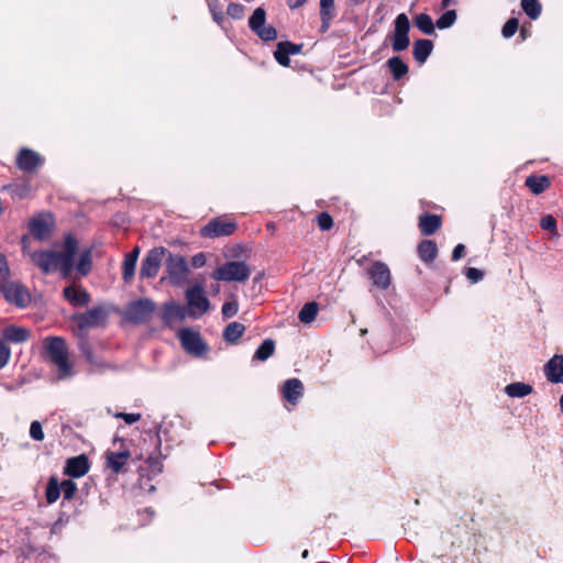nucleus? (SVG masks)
<instances>
[{"mask_svg": "<svg viewBox=\"0 0 563 563\" xmlns=\"http://www.w3.org/2000/svg\"><path fill=\"white\" fill-rule=\"evenodd\" d=\"M29 236L24 235L21 240L22 251L29 254L31 262L37 266L44 274L59 271L64 277H68L74 268L75 255L78 252V242L67 235L62 244L60 251H29Z\"/></svg>", "mask_w": 563, "mask_h": 563, "instance_id": "f257e3e1", "label": "nucleus"}, {"mask_svg": "<svg viewBox=\"0 0 563 563\" xmlns=\"http://www.w3.org/2000/svg\"><path fill=\"white\" fill-rule=\"evenodd\" d=\"M45 342L49 358L58 368V378L64 379L73 376V365L68 360L64 339L59 336L47 338Z\"/></svg>", "mask_w": 563, "mask_h": 563, "instance_id": "f03ea898", "label": "nucleus"}, {"mask_svg": "<svg viewBox=\"0 0 563 563\" xmlns=\"http://www.w3.org/2000/svg\"><path fill=\"white\" fill-rule=\"evenodd\" d=\"M251 275L250 267L240 261L227 262L219 266L212 274L216 280L243 283Z\"/></svg>", "mask_w": 563, "mask_h": 563, "instance_id": "7ed1b4c3", "label": "nucleus"}, {"mask_svg": "<svg viewBox=\"0 0 563 563\" xmlns=\"http://www.w3.org/2000/svg\"><path fill=\"white\" fill-rule=\"evenodd\" d=\"M109 316V311L103 306L92 307L88 311L73 317L77 327V334L82 335V332L90 328L102 325Z\"/></svg>", "mask_w": 563, "mask_h": 563, "instance_id": "20e7f679", "label": "nucleus"}, {"mask_svg": "<svg viewBox=\"0 0 563 563\" xmlns=\"http://www.w3.org/2000/svg\"><path fill=\"white\" fill-rule=\"evenodd\" d=\"M185 296L189 309V314L192 318L201 317L209 310L210 301L205 295L202 285H195L188 288Z\"/></svg>", "mask_w": 563, "mask_h": 563, "instance_id": "39448f33", "label": "nucleus"}, {"mask_svg": "<svg viewBox=\"0 0 563 563\" xmlns=\"http://www.w3.org/2000/svg\"><path fill=\"white\" fill-rule=\"evenodd\" d=\"M249 26L262 41H274L277 31L273 25L266 24V12L263 8H256L249 19Z\"/></svg>", "mask_w": 563, "mask_h": 563, "instance_id": "423d86ee", "label": "nucleus"}, {"mask_svg": "<svg viewBox=\"0 0 563 563\" xmlns=\"http://www.w3.org/2000/svg\"><path fill=\"white\" fill-rule=\"evenodd\" d=\"M394 33L391 36V46L395 52H401L408 48L410 40L408 36L410 30V21L405 13L396 16L394 22Z\"/></svg>", "mask_w": 563, "mask_h": 563, "instance_id": "0eeeda50", "label": "nucleus"}, {"mask_svg": "<svg viewBox=\"0 0 563 563\" xmlns=\"http://www.w3.org/2000/svg\"><path fill=\"white\" fill-rule=\"evenodd\" d=\"M166 271L172 284L181 285L188 276L189 266L184 256L169 254Z\"/></svg>", "mask_w": 563, "mask_h": 563, "instance_id": "6e6552de", "label": "nucleus"}, {"mask_svg": "<svg viewBox=\"0 0 563 563\" xmlns=\"http://www.w3.org/2000/svg\"><path fill=\"white\" fill-rule=\"evenodd\" d=\"M155 309V303L151 299H140L128 305L125 309L126 318L135 323L147 321Z\"/></svg>", "mask_w": 563, "mask_h": 563, "instance_id": "1a4fd4ad", "label": "nucleus"}, {"mask_svg": "<svg viewBox=\"0 0 563 563\" xmlns=\"http://www.w3.org/2000/svg\"><path fill=\"white\" fill-rule=\"evenodd\" d=\"M178 336L184 350L189 354L201 356L208 350L200 334L190 329L180 330Z\"/></svg>", "mask_w": 563, "mask_h": 563, "instance_id": "9d476101", "label": "nucleus"}, {"mask_svg": "<svg viewBox=\"0 0 563 563\" xmlns=\"http://www.w3.org/2000/svg\"><path fill=\"white\" fill-rule=\"evenodd\" d=\"M165 253L166 249L164 247L152 249L142 262L140 276L142 278L155 277L159 271Z\"/></svg>", "mask_w": 563, "mask_h": 563, "instance_id": "9b49d317", "label": "nucleus"}, {"mask_svg": "<svg viewBox=\"0 0 563 563\" xmlns=\"http://www.w3.org/2000/svg\"><path fill=\"white\" fill-rule=\"evenodd\" d=\"M235 229L236 224L233 221L214 219L206 224L200 233L205 238H219L233 234Z\"/></svg>", "mask_w": 563, "mask_h": 563, "instance_id": "f8f14e48", "label": "nucleus"}, {"mask_svg": "<svg viewBox=\"0 0 563 563\" xmlns=\"http://www.w3.org/2000/svg\"><path fill=\"white\" fill-rule=\"evenodd\" d=\"M1 290L5 299L10 302L15 303L16 306L24 307L30 301V294L19 283L5 282L1 286Z\"/></svg>", "mask_w": 563, "mask_h": 563, "instance_id": "ddd939ff", "label": "nucleus"}, {"mask_svg": "<svg viewBox=\"0 0 563 563\" xmlns=\"http://www.w3.org/2000/svg\"><path fill=\"white\" fill-rule=\"evenodd\" d=\"M53 229L51 214H41L30 222V232L34 239L44 241L49 238Z\"/></svg>", "mask_w": 563, "mask_h": 563, "instance_id": "4468645a", "label": "nucleus"}, {"mask_svg": "<svg viewBox=\"0 0 563 563\" xmlns=\"http://www.w3.org/2000/svg\"><path fill=\"white\" fill-rule=\"evenodd\" d=\"M368 274L375 286L386 289L390 285V271L385 263L375 262L368 269Z\"/></svg>", "mask_w": 563, "mask_h": 563, "instance_id": "2eb2a0df", "label": "nucleus"}, {"mask_svg": "<svg viewBox=\"0 0 563 563\" xmlns=\"http://www.w3.org/2000/svg\"><path fill=\"white\" fill-rule=\"evenodd\" d=\"M42 163L43 159L41 156L29 148H22L16 157L18 167L24 172H32L42 165Z\"/></svg>", "mask_w": 563, "mask_h": 563, "instance_id": "dca6fc26", "label": "nucleus"}, {"mask_svg": "<svg viewBox=\"0 0 563 563\" xmlns=\"http://www.w3.org/2000/svg\"><path fill=\"white\" fill-rule=\"evenodd\" d=\"M544 374L549 382L563 384V355L556 354L550 358L544 366Z\"/></svg>", "mask_w": 563, "mask_h": 563, "instance_id": "f3484780", "label": "nucleus"}, {"mask_svg": "<svg viewBox=\"0 0 563 563\" xmlns=\"http://www.w3.org/2000/svg\"><path fill=\"white\" fill-rule=\"evenodd\" d=\"M89 471V462L86 455H78L68 459L65 466V474L71 477H81Z\"/></svg>", "mask_w": 563, "mask_h": 563, "instance_id": "a211bd4d", "label": "nucleus"}, {"mask_svg": "<svg viewBox=\"0 0 563 563\" xmlns=\"http://www.w3.org/2000/svg\"><path fill=\"white\" fill-rule=\"evenodd\" d=\"M284 398L291 405H296L303 393V385L298 378L287 379L282 388Z\"/></svg>", "mask_w": 563, "mask_h": 563, "instance_id": "6ab92c4d", "label": "nucleus"}, {"mask_svg": "<svg viewBox=\"0 0 563 563\" xmlns=\"http://www.w3.org/2000/svg\"><path fill=\"white\" fill-rule=\"evenodd\" d=\"M106 457L108 467L119 473L130 459V451L128 449H120L118 452L108 451Z\"/></svg>", "mask_w": 563, "mask_h": 563, "instance_id": "aec40b11", "label": "nucleus"}, {"mask_svg": "<svg viewBox=\"0 0 563 563\" xmlns=\"http://www.w3.org/2000/svg\"><path fill=\"white\" fill-rule=\"evenodd\" d=\"M64 297L74 306L82 307L89 302V294L76 286H68L64 289Z\"/></svg>", "mask_w": 563, "mask_h": 563, "instance_id": "412c9836", "label": "nucleus"}, {"mask_svg": "<svg viewBox=\"0 0 563 563\" xmlns=\"http://www.w3.org/2000/svg\"><path fill=\"white\" fill-rule=\"evenodd\" d=\"M140 255V247L135 246L130 253L125 254L122 264V277L125 282L133 278L135 274L136 262Z\"/></svg>", "mask_w": 563, "mask_h": 563, "instance_id": "4be33fe9", "label": "nucleus"}, {"mask_svg": "<svg viewBox=\"0 0 563 563\" xmlns=\"http://www.w3.org/2000/svg\"><path fill=\"white\" fill-rule=\"evenodd\" d=\"M29 336L30 332L25 328L10 325L3 330L1 339L4 340L5 343H23L29 339Z\"/></svg>", "mask_w": 563, "mask_h": 563, "instance_id": "5701e85b", "label": "nucleus"}, {"mask_svg": "<svg viewBox=\"0 0 563 563\" xmlns=\"http://www.w3.org/2000/svg\"><path fill=\"white\" fill-rule=\"evenodd\" d=\"M441 225V218L437 214H424L420 217L419 228L424 235L433 234Z\"/></svg>", "mask_w": 563, "mask_h": 563, "instance_id": "b1692460", "label": "nucleus"}, {"mask_svg": "<svg viewBox=\"0 0 563 563\" xmlns=\"http://www.w3.org/2000/svg\"><path fill=\"white\" fill-rule=\"evenodd\" d=\"M433 44L430 40H418L413 44V56L417 62L424 63L431 54Z\"/></svg>", "mask_w": 563, "mask_h": 563, "instance_id": "393cba45", "label": "nucleus"}, {"mask_svg": "<svg viewBox=\"0 0 563 563\" xmlns=\"http://www.w3.org/2000/svg\"><path fill=\"white\" fill-rule=\"evenodd\" d=\"M418 253L421 261L426 263H431L435 260L438 255L437 244L431 240H424L419 244Z\"/></svg>", "mask_w": 563, "mask_h": 563, "instance_id": "a878e982", "label": "nucleus"}, {"mask_svg": "<svg viewBox=\"0 0 563 563\" xmlns=\"http://www.w3.org/2000/svg\"><path fill=\"white\" fill-rule=\"evenodd\" d=\"M550 179L548 176H529L526 179V186L536 195L543 192L550 187Z\"/></svg>", "mask_w": 563, "mask_h": 563, "instance_id": "bb28decb", "label": "nucleus"}, {"mask_svg": "<svg viewBox=\"0 0 563 563\" xmlns=\"http://www.w3.org/2000/svg\"><path fill=\"white\" fill-rule=\"evenodd\" d=\"M532 386L526 383H511L505 387V393L511 398H522L532 393Z\"/></svg>", "mask_w": 563, "mask_h": 563, "instance_id": "cd10ccee", "label": "nucleus"}, {"mask_svg": "<svg viewBox=\"0 0 563 563\" xmlns=\"http://www.w3.org/2000/svg\"><path fill=\"white\" fill-rule=\"evenodd\" d=\"M92 266V252L90 249H85L79 254V260L75 266L76 271L86 276L90 273Z\"/></svg>", "mask_w": 563, "mask_h": 563, "instance_id": "c85d7f7f", "label": "nucleus"}, {"mask_svg": "<svg viewBox=\"0 0 563 563\" xmlns=\"http://www.w3.org/2000/svg\"><path fill=\"white\" fill-rule=\"evenodd\" d=\"M387 65L393 74L394 79L399 80L402 76L408 73V66L404 63V60L394 56L387 60Z\"/></svg>", "mask_w": 563, "mask_h": 563, "instance_id": "c756f323", "label": "nucleus"}, {"mask_svg": "<svg viewBox=\"0 0 563 563\" xmlns=\"http://www.w3.org/2000/svg\"><path fill=\"white\" fill-rule=\"evenodd\" d=\"M245 331V327L239 322H231L227 325L223 332V338L227 342L234 343Z\"/></svg>", "mask_w": 563, "mask_h": 563, "instance_id": "7c9ffc66", "label": "nucleus"}, {"mask_svg": "<svg viewBox=\"0 0 563 563\" xmlns=\"http://www.w3.org/2000/svg\"><path fill=\"white\" fill-rule=\"evenodd\" d=\"M3 190H8L12 198L23 199L30 195L31 186L27 183L13 184L3 186Z\"/></svg>", "mask_w": 563, "mask_h": 563, "instance_id": "2f4dec72", "label": "nucleus"}, {"mask_svg": "<svg viewBox=\"0 0 563 563\" xmlns=\"http://www.w3.org/2000/svg\"><path fill=\"white\" fill-rule=\"evenodd\" d=\"M318 313V303L314 301L306 303L299 311L298 318L303 323H311Z\"/></svg>", "mask_w": 563, "mask_h": 563, "instance_id": "473e14b6", "label": "nucleus"}, {"mask_svg": "<svg viewBox=\"0 0 563 563\" xmlns=\"http://www.w3.org/2000/svg\"><path fill=\"white\" fill-rule=\"evenodd\" d=\"M275 351V342L271 339H266L256 350L254 360L266 361L273 355Z\"/></svg>", "mask_w": 563, "mask_h": 563, "instance_id": "72a5a7b5", "label": "nucleus"}, {"mask_svg": "<svg viewBox=\"0 0 563 563\" xmlns=\"http://www.w3.org/2000/svg\"><path fill=\"white\" fill-rule=\"evenodd\" d=\"M415 24L424 34H432L434 32L433 21L427 13L418 14L415 19Z\"/></svg>", "mask_w": 563, "mask_h": 563, "instance_id": "f704fd0d", "label": "nucleus"}, {"mask_svg": "<svg viewBox=\"0 0 563 563\" xmlns=\"http://www.w3.org/2000/svg\"><path fill=\"white\" fill-rule=\"evenodd\" d=\"M521 8L532 20L540 16L542 7L538 0H521Z\"/></svg>", "mask_w": 563, "mask_h": 563, "instance_id": "c9c22d12", "label": "nucleus"}, {"mask_svg": "<svg viewBox=\"0 0 563 563\" xmlns=\"http://www.w3.org/2000/svg\"><path fill=\"white\" fill-rule=\"evenodd\" d=\"M184 317H185L184 309L179 305H177L175 302L166 303L165 310H164V319L166 321H172L175 319H183Z\"/></svg>", "mask_w": 563, "mask_h": 563, "instance_id": "e433bc0d", "label": "nucleus"}, {"mask_svg": "<svg viewBox=\"0 0 563 563\" xmlns=\"http://www.w3.org/2000/svg\"><path fill=\"white\" fill-rule=\"evenodd\" d=\"M60 486L56 478L52 477L46 487V500L48 504L55 503L60 496Z\"/></svg>", "mask_w": 563, "mask_h": 563, "instance_id": "4c0bfd02", "label": "nucleus"}, {"mask_svg": "<svg viewBox=\"0 0 563 563\" xmlns=\"http://www.w3.org/2000/svg\"><path fill=\"white\" fill-rule=\"evenodd\" d=\"M456 21V11L449 10L444 12L435 22L437 27L444 30L451 27Z\"/></svg>", "mask_w": 563, "mask_h": 563, "instance_id": "58836bf2", "label": "nucleus"}, {"mask_svg": "<svg viewBox=\"0 0 563 563\" xmlns=\"http://www.w3.org/2000/svg\"><path fill=\"white\" fill-rule=\"evenodd\" d=\"M79 349L84 356L86 357L87 362H89L95 367L101 366V362L93 355L92 349L86 340H82L79 343Z\"/></svg>", "mask_w": 563, "mask_h": 563, "instance_id": "ea45409f", "label": "nucleus"}, {"mask_svg": "<svg viewBox=\"0 0 563 563\" xmlns=\"http://www.w3.org/2000/svg\"><path fill=\"white\" fill-rule=\"evenodd\" d=\"M209 11L212 15V19L216 23L222 24L224 21V15L221 9V3L219 0H208Z\"/></svg>", "mask_w": 563, "mask_h": 563, "instance_id": "a19ab883", "label": "nucleus"}, {"mask_svg": "<svg viewBox=\"0 0 563 563\" xmlns=\"http://www.w3.org/2000/svg\"><path fill=\"white\" fill-rule=\"evenodd\" d=\"M289 53L284 44V42H280L277 44V47H276V51L274 52V56L276 58V60L282 65V66H289L290 64V59H289Z\"/></svg>", "mask_w": 563, "mask_h": 563, "instance_id": "79ce46f5", "label": "nucleus"}, {"mask_svg": "<svg viewBox=\"0 0 563 563\" xmlns=\"http://www.w3.org/2000/svg\"><path fill=\"white\" fill-rule=\"evenodd\" d=\"M540 225L543 230L550 231L554 236L558 235L556 220L553 216H544L541 218Z\"/></svg>", "mask_w": 563, "mask_h": 563, "instance_id": "37998d69", "label": "nucleus"}, {"mask_svg": "<svg viewBox=\"0 0 563 563\" xmlns=\"http://www.w3.org/2000/svg\"><path fill=\"white\" fill-rule=\"evenodd\" d=\"M320 16L334 18V0H320Z\"/></svg>", "mask_w": 563, "mask_h": 563, "instance_id": "c03bdc74", "label": "nucleus"}, {"mask_svg": "<svg viewBox=\"0 0 563 563\" xmlns=\"http://www.w3.org/2000/svg\"><path fill=\"white\" fill-rule=\"evenodd\" d=\"M60 492L65 499H71L77 490V485L73 481H64L60 485Z\"/></svg>", "mask_w": 563, "mask_h": 563, "instance_id": "a18cd8bd", "label": "nucleus"}, {"mask_svg": "<svg viewBox=\"0 0 563 563\" xmlns=\"http://www.w3.org/2000/svg\"><path fill=\"white\" fill-rule=\"evenodd\" d=\"M518 20L516 18L509 19L503 26L501 33L506 38L511 37L518 30Z\"/></svg>", "mask_w": 563, "mask_h": 563, "instance_id": "49530a36", "label": "nucleus"}, {"mask_svg": "<svg viewBox=\"0 0 563 563\" xmlns=\"http://www.w3.org/2000/svg\"><path fill=\"white\" fill-rule=\"evenodd\" d=\"M30 437L35 441L44 440V432L40 421H33L30 426Z\"/></svg>", "mask_w": 563, "mask_h": 563, "instance_id": "de8ad7c7", "label": "nucleus"}, {"mask_svg": "<svg viewBox=\"0 0 563 563\" xmlns=\"http://www.w3.org/2000/svg\"><path fill=\"white\" fill-rule=\"evenodd\" d=\"M11 351L4 340L0 339V368H3L10 360Z\"/></svg>", "mask_w": 563, "mask_h": 563, "instance_id": "09e8293b", "label": "nucleus"}, {"mask_svg": "<svg viewBox=\"0 0 563 563\" xmlns=\"http://www.w3.org/2000/svg\"><path fill=\"white\" fill-rule=\"evenodd\" d=\"M227 12L232 19L239 20L243 16L244 7L241 3H230Z\"/></svg>", "mask_w": 563, "mask_h": 563, "instance_id": "8fccbe9b", "label": "nucleus"}, {"mask_svg": "<svg viewBox=\"0 0 563 563\" xmlns=\"http://www.w3.org/2000/svg\"><path fill=\"white\" fill-rule=\"evenodd\" d=\"M239 311V305L236 301H229L222 306V314L224 318H232Z\"/></svg>", "mask_w": 563, "mask_h": 563, "instance_id": "3c124183", "label": "nucleus"}, {"mask_svg": "<svg viewBox=\"0 0 563 563\" xmlns=\"http://www.w3.org/2000/svg\"><path fill=\"white\" fill-rule=\"evenodd\" d=\"M318 225L321 230H330L333 225V220L330 214L322 212L318 216Z\"/></svg>", "mask_w": 563, "mask_h": 563, "instance_id": "603ef678", "label": "nucleus"}, {"mask_svg": "<svg viewBox=\"0 0 563 563\" xmlns=\"http://www.w3.org/2000/svg\"><path fill=\"white\" fill-rule=\"evenodd\" d=\"M483 272H481L479 269L475 268V267H471L467 269L466 272V277L472 282V283H477L479 280L483 279Z\"/></svg>", "mask_w": 563, "mask_h": 563, "instance_id": "864d4df0", "label": "nucleus"}, {"mask_svg": "<svg viewBox=\"0 0 563 563\" xmlns=\"http://www.w3.org/2000/svg\"><path fill=\"white\" fill-rule=\"evenodd\" d=\"M115 417L123 419L128 424H132L141 419L140 413H117Z\"/></svg>", "mask_w": 563, "mask_h": 563, "instance_id": "5fc2aeb1", "label": "nucleus"}, {"mask_svg": "<svg viewBox=\"0 0 563 563\" xmlns=\"http://www.w3.org/2000/svg\"><path fill=\"white\" fill-rule=\"evenodd\" d=\"M207 262V257L205 253H198L191 257V265L195 268L202 267Z\"/></svg>", "mask_w": 563, "mask_h": 563, "instance_id": "6e6d98bb", "label": "nucleus"}, {"mask_svg": "<svg viewBox=\"0 0 563 563\" xmlns=\"http://www.w3.org/2000/svg\"><path fill=\"white\" fill-rule=\"evenodd\" d=\"M465 254V246L463 244H457L453 252H452V260L453 261H459L460 258H462Z\"/></svg>", "mask_w": 563, "mask_h": 563, "instance_id": "4d7b16f0", "label": "nucleus"}, {"mask_svg": "<svg viewBox=\"0 0 563 563\" xmlns=\"http://www.w3.org/2000/svg\"><path fill=\"white\" fill-rule=\"evenodd\" d=\"M288 53L290 55H295V54H298L300 53L301 48H302V45L300 44H294L291 42H284Z\"/></svg>", "mask_w": 563, "mask_h": 563, "instance_id": "13d9d810", "label": "nucleus"}, {"mask_svg": "<svg viewBox=\"0 0 563 563\" xmlns=\"http://www.w3.org/2000/svg\"><path fill=\"white\" fill-rule=\"evenodd\" d=\"M9 273V266L3 254H0V275H7Z\"/></svg>", "mask_w": 563, "mask_h": 563, "instance_id": "bf43d9fd", "label": "nucleus"}, {"mask_svg": "<svg viewBox=\"0 0 563 563\" xmlns=\"http://www.w3.org/2000/svg\"><path fill=\"white\" fill-rule=\"evenodd\" d=\"M306 2L307 0H287V4L290 9H297L303 5Z\"/></svg>", "mask_w": 563, "mask_h": 563, "instance_id": "052dcab7", "label": "nucleus"}, {"mask_svg": "<svg viewBox=\"0 0 563 563\" xmlns=\"http://www.w3.org/2000/svg\"><path fill=\"white\" fill-rule=\"evenodd\" d=\"M320 18H321V32H327L332 19H327L325 16H320Z\"/></svg>", "mask_w": 563, "mask_h": 563, "instance_id": "680f3d73", "label": "nucleus"}, {"mask_svg": "<svg viewBox=\"0 0 563 563\" xmlns=\"http://www.w3.org/2000/svg\"><path fill=\"white\" fill-rule=\"evenodd\" d=\"M454 0H442V8H446L452 4Z\"/></svg>", "mask_w": 563, "mask_h": 563, "instance_id": "e2e57ef3", "label": "nucleus"}, {"mask_svg": "<svg viewBox=\"0 0 563 563\" xmlns=\"http://www.w3.org/2000/svg\"><path fill=\"white\" fill-rule=\"evenodd\" d=\"M301 556H302L303 559H306V558L308 556V550H305V551L302 552Z\"/></svg>", "mask_w": 563, "mask_h": 563, "instance_id": "0e129e2a", "label": "nucleus"}, {"mask_svg": "<svg viewBox=\"0 0 563 563\" xmlns=\"http://www.w3.org/2000/svg\"><path fill=\"white\" fill-rule=\"evenodd\" d=\"M117 443H120V445H122V444H123V441H122V440H117V439H115V440H114V442H113V444L115 445Z\"/></svg>", "mask_w": 563, "mask_h": 563, "instance_id": "69168bd1", "label": "nucleus"}, {"mask_svg": "<svg viewBox=\"0 0 563 563\" xmlns=\"http://www.w3.org/2000/svg\"><path fill=\"white\" fill-rule=\"evenodd\" d=\"M351 1H352V2H354V3H360V2H362L363 0H351Z\"/></svg>", "mask_w": 563, "mask_h": 563, "instance_id": "338daca9", "label": "nucleus"}]
</instances>
